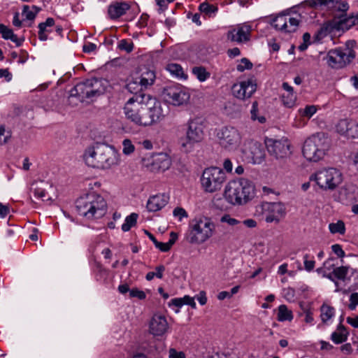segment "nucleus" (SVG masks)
<instances>
[{
  "mask_svg": "<svg viewBox=\"0 0 358 358\" xmlns=\"http://www.w3.org/2000/svg\"><path fill=\"white\" fill-rule=\"evenodd\" d=\"M140 80L130 81L127 90L131 94L124 107L128 120L140 127H150L161 122L167 114V109L155 97L143 92Z\"/></svg>",
  "mask_w": 358,
  "mask_h": 358,
  "instance_id": "obj_1",
  "label": "nucleus"
},
{
  "mask_svg": "<svg viewBox=\"0 0 358 358\" xmlns=\"http://www.w3.org/2000/svg\"><path fill=\"white\" fill-rule=\"evenodd\" d=\"M83 159L89 166L108 170L120 164V155L113 146L97 143L86 149Z\"/></svg>",
  "mask_w": 358,
  "mask_h": 358,
  "instance_id": "obj_2",
  "label": "nucleus"
},
{
  "mask_svg": "<svg viewBox=\"0 0 358 358\" xmlns=\"http://www.w3.org/2000/svg\"><path fill=\"white\" fill-rule=\"evenodd\" d=\"M311 6H324L328 9L340 12L339 15L334 17V26L338 32V36L349 30L351 27L358 24V14L347 16L346 12L349 9V5L343 0H312Z\"/></svg>",
  "mask_w": 358,
  "mask_h": 358,
  "instance_id": "obj_3",
  "label": "nucleus"
},
{
  "mask_svg": "<svg viewBox=\"0 0 358 358\" xmlns=\"http://www.w3.org/2000/svg\"><path fill=\"white\" fill-rule=\"evenodd\" d=\"M254 186L248 180L240 178L230 180L225 186L224 196L234 206L246 203L253 196Z\"/></svg>",
  "mask_w": 358,
  "mask_h": 358,
  "instance_id": "obj_4",
  "label": "nucleus"
},
{
  "mask_svg": "<svg viewBox=\"0 0 358 358\" xmlns=\"http://www.w3.org/2000/svg\"><path fill=\"white\" fill-rule=\"evenodd\" d=\"M107 85L106 80L98 78H90L79 83L70 90L69 101L71 103L74 98L80 102L93 100L105 92Z\"/></svg>",
  "mask_w": 358,
  "mask_h": 358,
  "instance_id": "obj_5",
  "label": "nucleus"
},
{
  "mask_svg": "<svg viewBox=\"0 0 358 358\" xmlns=\"http://www.w3.org/2000/svg\"><path fill=\"white\" fill-rule=\"evenodd\" d=\"M106 203L103 196L91 192L80 196L76 201L78 213L87 219H97L105 214Z\"/></svg>",
  "mask_w": 358,
  "mask_h": 358,
  "instance_id": "obj_6",
  "label": "nucleus"
},
{
  "mask_svg": "<svg viewBox=\"0 0 358 358\" xmlns=\"http://www.w3.org/2000/svg\"><path fill=\"white\" fill-rule=\"evenodd\" d=\"M329 148V141L323 133H317L307 138L303 144V157L310 162L322 159Z\"/></svg>",
  "mask_w": 358,
  "mask_h": 358,
  "instance_id": "obj_7",
  "label": "nucleus"
},
{
  "mask_svg": "<svg viewBox=\"0 0 358 358\" xmlns=\"http://www.w3.org/2000/svg\"><path fill=\"white\" fill-rule=\"evenodd\" d=\"M226 180L225 172L217 166L206 168L201 177V187L208 193L220 191Z\"/></svg>",
  "mask_w": 358,
  "mask_h": 358,
  "instance_id": "obj_8",
  "label": "nucleus"
},
{
  "mask_svg": "<svg viewBox=\"0 0 358 358\" xmlns=\"http://www.w3.org/2000/svg\"><path fill=\"white\" fill-rule=\"evenodd\" d=\"M215 229V224L209 219L195 220L191 225V231L187 238L192 244H201L213 236Z\"/></svg>",
  "mask_w": 358,
  "mask_h": 358,
  "instance_id": "obj_9",
  "label": "nucleus"
},
{
  "mask_svg": "<svg viewBox=\"0 0 358 358\" xmlns=\"http://www.w3.org/2000/svg\"><path fill=\"white\" fill-rule=\"evenodd\" d=\"M317 185L324 190H334L343 181V175L336 168L323 169L311 176Z\"/></svg>",
  "mask_w": 358,
  "mask_h": 358,
  "instance_id": "obj_10",
  "label": "nucleus"
},
{
  "mask_svg": "<svg viewBox=\"0 0 358 358\" xmlns=\"http://www.w3.org/2000/svg\"><path fill=\"white\" fill-rule=\"evenodd\" d=\"M355 57V52L351 48L339 47L329 50L324 59L329 67L341 69L348 65Z\"/></svg>",
  "mask_w": 358,
  "mask_h": 358,
  "instance_id": "obj_11",
  "label": "nucleus"
},
{
  "mask_svg": "<svg viewBox=\"0 0 358 358\" xmlns=\"http://www.w3.org/2000/svg\"><path fill=\"white\" fill-rule=\"evenodd\" d=\"M204 124L199 118L188 122L186 137L181 140V146L186 151L189 150L195 143H200L204 138Z\"/></svg>",
  "mask_w": 358,
  "mask_h": 358,
  "instance_id": "obj_12",
  "label": "nucleus"
},
{
  "mask_svg": "<svg viewBox=\"0 0 358 358\" xmlns=\"http://www.w3.org/2000/svg\"><path fill=\"white\" fill-rule=\"evenodd\" d=\"M164 100L174 106L187 105L191 94L189 90L181 85H172L165 87L162 92Z\"/></svg>",
  "mask_w": 358,
  "mask_h": 358,
  "instance_id": "obj_13",
  "label": "nucleus"
},
{
  "mask_svg": "<svg viewBox=\"0 0 358 358\" xmlns=\"http://www.w3.org/2000/svg\"><path fill=\"white\" fill-rule=\"evenodd\" d=\"M216 136L220 145L229 150H235L241 143V134L234 127H222L217 131Z\"/></svg>",
  "mask_w": 358,
  "mask_h": 358,
  "instance_id": "obj_14",
  "label": "nucleus"
},
{
  "mask_svg": "<svg viewBox=\"0 0 358 358\" xmlns=\"http://www.w3.org/2000/svg\"><path fill=\"white\" fill-rule=\"evenodd\" d=\"M265 145L269 155L277 159L286 158L291 154L290 143L287 138H266Z\"/></svg>",
  "mask_w": 358,
  "mask_h": 358,
  "instance_id": "obj_15",
  "label": "nucleus"
},
{
  "mask_svg": "<svg viewBox=\"0 0 358 358\" xmlns=\"http://www.w3.org/2000/svg\"><path fill=\"white\" fill-rule=\"evenodd\" d=\"M242 152L246 160L255 164L262 163L265 158V151L262 145L252 140L245 142Z\"/></svg>",
  "mask_w": 358,
  "mask_h": 358,
  "instance_id": "obj_16",
  "label": "nucleus"
},
{
  "mask_svg": "<svg viewBox=\"0 0 358 358\" xmlns=\"http://www.w3.org/2000/svg\"><path fill=\"white\" fill-rule=\"evenodd\" d=\"M301 22V16L292 17L289 14H280L272 22L275 29L285 33L295 32Z\"/></svg>",
  "mask_w": 358,
  "mask_h": 358,
  "instance_id": "obj_17",
  "label": "nucleus"
},
{
  "mask_svg": "<svg viewBox=\"0 0 358 358\" xmlns=\"http://www.w3.org/2000/svg\"><path fill=\"white\" fill-rule=\"evenodd\" d=\"M257 90V83L253 79H248L235 83L231 87L232 94L240 100L250 98Z\"/></svg>",
  "mask_w": 358,
  "mask_h": 358,
  "instance_id": "obj_18",
  "label": "nucleus"
},
{
  "mask_svg": "<svg viewBox=\"0 0 358 358\" xmlns=\"http://www.w3.org/2000/svg\"><path fill=\"white\" fill-rule=\"evenodd\" d=\"M265 220L268 223L279 222L286 214V208L282 202H270L264 205Z\"/></svg>",
  "mask_w": 358,
  "mask_h": 358,
  "instance_id": "obj_19",
  "label": "nucleus"
},
{
  "mask_svg": "<svg viewBox=\"0 0 358 358\" xmlns=\"http://www.w3.org/2000/svg\"><path fill=\"white\" fill-rule=\"evenodd\" d=\"M144 166L151 171H164L171 166V159L169 156L164 153H157L150 158L143 159Z\"/></svg>",
  "mask_w": 358,
  "mask_h": 358,
  "instance_id": "obj_20",
  "label": "nucleus"
},
{
  "mask_svg": "<svg viewBox=\"0 0 358 358\" xmlns=\"http://www.w3.org/2000/svg\"><path fill=\"white\" fill-rule=\"evenodd\" d=\"M252 27L243 23L236 25L227 32V38L231 42L238 43H247L250 40Z\"/></svg>",
  "mask_w": 358,
  "mask_h": 358,
  "instance_id": "obj_21",
  "label": "nucleus"
},
{
  "mask_svg": "<svg viewBox=\"0 0 358 358\" xmlns=\"http://www.w3.org/2000/svg\"><path fill=\"white\" fill-rule=\"evenodd\" d=\"M338 35V32L336 26H334V20H329L322 24L320 28L317 30V31L314 35V42L315 43H325V38H330L332 41L333 43H335L334 41V38Z\"/></svg>",
  "mask_w": 358,
  "mask_h": 358,
  "instance_id": "obj_22",
  "label": "nucleus"
},
{
  "mask_svg": "<svg viewBox=\"0 0 358 358\" xmlns=\"http://www.w3.org/2000/svg\"><path fill=\"white\" fill-rule=\"evenodd\" d=\"M169 325L165 316L155 314L149 322V332L154 336H162L169 331Z\"/></svg>",
  "mask_w": 358,
  "mask_h": 358,
  "instance_id": "obj_23",
  "label": "nucleus"
},
{
  "mask_svg": "<svg viewBox=\"0 0 358 358\" xmlns=\"http://www.w3.org/2000/svg\"><path fill=\"white\" fill-rule=\"evenodd\" d=\"M130 8V4L127 1H113L108 6V15L110 19L117 20L124 15Z\"/></svg>",
  "mask_w": 358,
  "mask_h": 358,
  "instance_id": "obj_24",
  "label": "nucleus"
},
{
  "mask_svg": "<svg viewBox=\"0 0 358 358\" xmlns=\"http://www.w3.org/2000/svg\"><path fill=\"white\" fill-rule=\"evenodd\" d=\"M337 128L341 134H345L352 138H358V122L341 120L339 121Z\"/></svg>",
  "mask_w": 358,
  "mask_h": 358,
  "instance_id": "obj_25",
  "label": "nucleus"
},
{
  "mask_svg": "<svg viewBox=\"0 0 358 358\" xmlns=\"http://www.w3.org/2000/svg\"><path fill=\"white\" fill-rule=\"evenodd\" d=\"M169 199V197L165 194L152 196L148 201L147 208L149 211H158L168 203Z\"/></svg>",
  "mask_w": 358,
  "mask_h": 358,
  "instance_id": "obj_26",
  "label": "nucleus"
},
{
  "mask_svg": "<svg viewBox=\"0 0 358 358\" xmlns=\"http://www.w3.org/2000/svg\"><path fill=\"white\" fill-rule=\"evenodd\" d=\"M210 53L209 46H193L190 49L188 58L193 62L196 61H204Z\"/></svg>",
  "mask_w": 358,
  "mask_h": 358,
  "instance_id": "obj_27",
  "label": "nucleus"
},
{
  "mask_svg": "<svg viewBox=\"0 0 358 358\" xmlns=\"http://www.w3.org/2000/svg\"><path fill=\"white\" fill-rule=\"evenodd\" d=\"M48 187L50 188L52 187V185L48 182H45L43 180L34 181L31 185V191L34 193L36 197L45 201V199L44 198L47 194L46 188Z\"/></svg>",
  "mask_w": 358,
  "mask_h": 358,
  "instance_id": "obj_28",
  "label": "nucleus"
},
{
  "mask_svg": "<svg viewBox=\"0 0 358 358\" xmlns=\"http://www.w3.org/2000/svg\"><path fill=\"white\" fill-rule=\"evenodd\" d=\"M55 22V20L52 17H48L43 22H41L38 24V38L41 41H45L48 38V33H50L52 31Z\"/></svg>",
  "mask_w": 358,
  "mask_h": 358,
  "instance_id": "obj_29",
  "label": "nucleus"
},
{
  "mask_svg": "<svg viewBox=\"0 0 358 358\" xmlns=\"http://www.w3.org/2000/svg\"><path fill=\"white\" fill-rule=\"evenodd\" d=\"M0 34L3 38L6 40H10L16 45H21L24 40V37L18 38L17 35L13 33V29L8 28L3 24H0Z\"/></svg>",
  "mask_w": 358,
  "mask_h": 358,
  "instance_id": "obj_30",
  "label": "nucleus"
},
{
  "mask_svg": "<svg viewBox=\"0 0 358 358\" xmlns=\"http://www.w3.org/2000/svg\"><path fill=\"white\" fill-rule=\"evenodd\" d=\"M348 334L346 328L343 324H339L336 331L331 334V339L334 343L340 344L347 341Z\"/></svg>",
  "mask_w": 358,
  "mask_h": 358,
  "instance_id": "obj_31",
  "label": "nucleus"
},
{
  "mask_svg": "<svg viewBox=\"0 0 358 358\" xmlns=\"http://www.w3.org/2000/svg\"><path fill=\"white\" fill-rule=\"evenodd\" d=\"M155 73L154 71L145 69L139 78L141 87L147 88L148 86L152 85L155 80Z\"/></svg>",
  "mask_w": 358,
  "mask_h": 358,
  "instance_id": "obj_32",
  "label": "nucleus"
},
{
  "mask_svg": "<svg viewBox=\"0 0 358 358\" xmlns=\"http://www.w3.org/2000/svg\"><path fill=\"white\" fill-rule=\"evenodd\" d=\"M166 69L177 78L185 80L187 78V76L185 73L182 67L180 64L174 63L168 64Z\"/></svg>",
  "mask_w": 358,
  "mask_h": 358,
  "instance_id": "obj_33",
  "label": "nucleus"
},
{
  "mask_svg": "<svg viewBox=\"0 0 358 358\" xmlns=\"http://www.w3.org/2000/svg\"><path fill=\"white\" fill-rule=\"evenodd\" d=\"M335 315V309L334 307L327 303H323L320 307V318L323 323H327Z\"/></svg>",
  "mask_w": 358,
  "mask_h": 358,
  "instance_id": "obj_34",
  "label": "nucleus"
},
{
  "mask_svg": "<svg viewBox=\"0 0 358 358\" xmlns=\"http://www.w3.org/2000/svg\"><path fill=\"white\" fill-rule=\"evenodd\" d=\"M41 10V9L36 6H32L30 7L28 5H24L22 7V15L24 17V20H34Z\"/></svg>",
  "mask_w": 358,
  "mask_h": 358,
  "instance_id": "obj_35",
  "label": "nucleus"
},
{
  "mask_svg": "<svg viewBox=\"0 0 358 358\" xmlns=\"http://www.w3.org/2000/svg\"><path fill=\"white\" fill-rule=\"evenodd\" d=\"M336 259L334 257L328 258L324 263L322 267L317 268V273H322L323 271L334 272L337 268Z\"/></svg>",
  "mask_w": 358,
  "mask_h": 358,
  "instance_id": "obj_36",
  "label": "nucleus"
},
{
  "mask_svg": "<svg viewBox=\"0 0 358 358\" xmlns=\"http://www.w3.org/2000/svg\"><path fill=\"white\" fill-rule=\"evenodd\" d=\"M293 318L292 313L285 305L278 307V320L280 322L291 321Z\"/></svg>",
  "mask_w": 358,
  "mask_h": 358,
  "instance_id": "obj_37",
  "label": "nucleus"
},
{
  "mask_svg": "<svg viewBox=\"0 0 358 358\" xmlns=\"http://www.w3.org/2000/svg\"><path fill=\"white\" fill-rule=\"evenodd\" d=\"M192 71L200 82L206 81L210 76V73L203 66H194Z\"/></svg>",
  "mask_w": 358,
  "mask_h": 358,
  "instance_id": "obj_38",
  "label": "nucleus"
},
{
  "mask_svg": "<svg viewBox=\"0 0 358 358\" xmlns=\"http://www.w3.org/2000/svg\"><path fill=\"white\" fill-rule=\"evenodd\" d=\"M283 105L287 108H292L295 106L296 95L295 93L283 92L281 95Z\"/></svg>",
  "mask_w": 358,
  "mask_h": 358,
  "instance_id": "obj_39",
  "label": "nucleus"
},
{
  "mask_svg": "<svg viewBox=\"0 0 358 358\" xmlns=\"http://www.w3.org/2000/svg\"><path fill=\"white\" fill-rule=\"evenodd\" d=\"M138 217V214L134 213L128 215L125 218L124 223L122 225V231H129L130 229L136 224Z\"/></svg>",
  "mask_w": 358,
  "mask_h": 358,
  "instance_id": "obj_40",
  "label": "nucleus"
},
{
  "mask_svg": "<svg viewBox=\"0 0 358 358\" xmlns=\"http://www.w3.org/2000/svg\"><path fill=\"white\" fill-rule=\"evenodd\" d=\"M251 120L253 121H258L259 123L263 124L266 122V118L264 115H258V103L254 101L250 110Z\"/></svg>",
  "mask_w": 358,
  "mask_h": 358,
  "instance_id": "obj_41",
  "label": "nucleus"
},
{
  "mask_svg": "<svg viewBox=\"0 0 358 358\" xmlns=\"http://www.w3.org/2000/svg\"><path fill=\"white\" fill-rule=\"evenodd\" d=\"M329 229L331 234H344L345 232V224L341 220H338L336 223H330Z\"/></svg>",
  "mask_w": 358,
  "mask_h": 358,
  "instance_id": "obj_42",
  "label": "nucleus"
},
{
  "mask_svg": "<svg viewBox=\"0 0 358 358\" xmlns=\"http://www.w3.org/2000/svg\"><path fill=\"white\" fill-rule=\"evenodd\" d=\"M199 10L201 13L210 16L212 13H216L218 8L217 6L209 4L207 1H204L199 5Z\"/></svg>",
  "mask_w": 358,
  "mask_h": 358,
  "instance_id": "obj_43",
  "label": "nucleus"
},
{
  "mask_svg": "<svg viewBox=\"0 0 358 358\" xmlns=\"http://www.w3.org/2000/svg\"><path fill=\"white\" fill-rule=\"evenodd\" d=\"M348 272L349 266H337V268L334 270V275L336 279L345 281Z\"/></svg>",
  "mask_w": 358,
  "mask_h": 358,
  "instance_id": "obj_44",
  "label": "nucleus"
},
{
  "mask_svg": "<svg viewBox=\"0 0 358 358\" xmlns=\"http://www.w3.org/2000/svg\"><path fill=\"white\" fill-rule=\"evenodd\" d=\"M317 111L315 106H307L305 108L299 109L298 112L301 117L310 118Z\"/></svg>",
  "mask_w": 358,
  "mask_h": 358,
  "instance_id": "obj_45",
  "label": "nucleus"
},
{
  "mask_svg": "<svg viewBox=\"0 0 358 358\" xmlns=\"http://www.w3.org/2000/svg\"><path fill=\"white\" fill-rule=\"evenodd\" d=\"M122 152L127 155L131 154L135 150L134 145L128 138L122 141Z\"/></svg>",
  "mask_w": 358,
  "mask_h": 358,
  "instance_id": "obj_46",
  "label": "nucleus"
},
{
  "mask_svg": "<svg viewBox=\"0 0 358 358\" xmlns=\"http://www.w3.org/2000/svg\"><path fill=\"white\" fill-rule=\"evenodd\" d=\"M252 64L247 58H242L239 64L236 66V69L239 72H243L246 69H250L252 67Z\"/></svg>",
  "mask_w": 358,
  "mask_h": 358,
  "instance_id": "obj_47",
  "label": "nucleus"
},
{
  "mask_svg": "<svg viewBox=\"0 0 358 358\" xmlns=\"http://www.w3.org/2000/svg\"><path fill=\"white\" fill-rule=\"evenodd\" d=\"M220 222L227 223L230 226H236L241 223V221H239L234 217H231L228 214H225L223 216H222L220 218Z\"/></svg>",
  "mask_w": 358,
  "mask_h": 358,
  "instance_id": "obj_48",
  "label": "nucleus"
},
{
  "mask_svg": "<svg viewBox=\"0 0 358 358\" xmlns=\"http://www.w3.org/2000/svg\"><path fill=\"white\" fill-rule=\"evenodd\" d=\"M173 215L174 217H178L179 221H181L183 218L188 217V214L186 210L181 207L176 208L173 211Z\"/></svg>",
  "mask_w": 358,
  "mask_h": 358,
  "instance_id": "obj_49",
  "label": "nucleus"
},
{
  "mask_svg": "<svg viewBox=\"0 0 358 358\" xmlns=\"http://www.w3.org/2000/svg\"><path fill=\"white\" fill-rule=\"evenodd\" d=\"M309 255L305 254L303 255V264L304 268L308 271L310 272L313 270L315 264V262L314 260H309Z\"/></svg>",
  "mask_w": 358,
  "mask_h": 358,
  "instance_id": "obj_50",
  "label": "nucleus"
},
{
  "mask_svg": "<svg viewBox=\"0 0 358 358\" xmlns=\"http://www.w3.org/2000/svg\"><path fill=\"white\" fill-rule=\"evenodd\" d=\"M331 250L334 252V253L338 256V257L341 258V263H343V258L345 257V253L344 250L342 249L341 246L339 244L332 245Z\"/></svg>",
  "mask_w": 358,
  "mask_h": 358,
  "instance_id": "obj_51",
  "label": "nucleus"
},
{
  "mask_svg": "<svg viewBox=\"0 0 358 358\" xmlns=\"http://www.w3.org/2000/svg\"><path fill=\"white\" fill-rule=\"evenodd\" d=\"M169 358H186L185 354L182 351H178L173 348L169 350Z\"/></svg>",
  "mask_w": 358,
  "mask_h": 358,
  "instance_id": "obj_52",
  "label": "nucleus"
},
{
  "mask_svg": "<svg viewBox=\"0 0 358 358\" xmlns=\"http://www.w3.org/2000/svg\"><path fill=\"white\" fill-rule=\"evenodd\" d=\"M10 138L8 133L6 134L5 128L0 126V145L6 143Z\"/></svg>",
  "mask_w": 358,
  "mask_h": 358,
  "instance_id": "obj_53",
  "label": "nucleus"
},
{
  "mask_svg": "<svg viewBox=\"0 0 358 358\" xmlns=\"http://www.w3.org/2000/svg\"><path fill=\"white\" fill-rule=\"evenodd\" d=\"M349 308L352 310H355L358 305V293H352L350 297Z\"/></svg>",
  "mask_w": 358,
  "mask_h": 358,
  "instance_id": "obj_54",
  "label": "nucleus"
},
{
  "mask_svg": "<svg viewBox=\"0 0 358 358\" xmlns=\"http://www.w3.org/2000/svg\"><path fill=\"white\" fill-rule=\"evenodd\" d=\"M129 295L131 297H137L139 299H143L145 298V292L137 289L130 290Z\"/></svg>",
  "mask_w": 358,
  "mask_h": 358,
  "instance_id": "obj_55",
  "label": "nucleus"
},
{
  "mask_svg": "<svg viewBox=\"0 0 358 358\" xmlns=\"http://www.w3.org/2000/svg\"><path fill=\"white\" fill-rule=\"evenodd\" d=\"M148 20L149 15L146 13H143L141 15L140 19L138 20V24L141 27H146L148 24Z\"/></svg>",
  "mask_w": 358,
  "mask_h": 358,
  "instance_id": "obj_56",
  "label": "nucleus"
},
{
  "mask_svg": "<svg viewBox=\"0 0 358 358\" xmlns=\"http://www.w3.org/2000/svg\"><path fill=\"white\" fill-rule=\"evenodd\" d=\"M183 303L190 306L192 308H196V303L194 301V298L191 297L188 295L182 297Z\"/></svg>",
  "mask_w": 358,
  "mask_h": 358,
  "instance_id": "obj_57",
  "label": "nucleus"
},
{
  "mask_svg": "<svg viewBox=\"0 0 358 358\" xmlns=\"http://www.w3.org/2000/svg\"><path fill=\"white\" fill-rule=\"evenodd\" d=\"M0 78H5L6 80L9 82L12 79V74L9 72L8 69H1Z\"/></svg>",
  "mask_w": 358,
  "mask_h": 358,
  "instance_id": "obj_58",
  "label": "nucleus"
},
{
  "mask_svg": "<svg viewBox=\"0 0 358 358\" xmlns=\"http://www.w3.org/2000/svg\"><path fill=\"white\" fill-rule=\"evenodd\" d=\"M155 245L157 248L159 249L162 252H167L171 249V247L169 245L168 243L157 241Z\"/></svg>",
  "mask_w": 358,
  "mask_h": 358,
  "instance_id": "obj_59",
  "label": "nucleus"
},
{
  "mask_svg": "<svg viewBox=\"0 0 358 358\" xmlns=\"http://www.w3.org/2000/svg\"><path fill=\"white\" fill-rule=\"evenodd\" d=\"M13 24L17 28H21L22 27V21L20 20V14L17 12L14 14Z\"/></svg>",
  "mask_w": 358,
  "mask_h": 358,
  "instance_id": "obj_60",
  "label": "nucleus"
},
{
  "mask_svg": "<svg viewBox=\"0 0 358 358\" xmlns=\"http://www.w3.org/2000/svg\"><path fill=\"white\" fill-rule=\"evenodd\" d=\"M196 298L201 306L205 305L207 302L206 292L203 291L200 292Z\"/></svg>",
  "mask_w": 358,
  "mask_h": 358,
  "instance_id": "obj_61",
  "label": "nucleus"
},
{
  "mask_svg": "<svg viewBox=\"0 0 358 358\" xmlns=\"http://www.w3.org/2000/svg\"><path fill=\"white\" fill-rule=\"evenodd\" d=\"M9 207L0 203V217L4 218L9 213Z\"/></svg>",
  "mask_w": 358,
  "mask_h": 358,
  "instance_id": "obj_62",
  "label": "nucleus"
},
{
  "mask_svg": "<svg viewBox=\"0 0 358 358\" xmlns=\"http://www.w3.org/2000/svg\"><path fill=\"white\" fill-rule=\"evenodd\" d=\"M223 167L227 172L231 173L233 169V164L231 161L228 158L225 159L223 162Z\"/></svg>",
  "mask_w": 358,
  "mask_h": 358,
  "instance_id": "obj_63",
  "label": "nucleus"
},
{
  "mask_svg": "<svg viewBox=\"0 0 358 358\" xmlns=\"http://www.w3.org/2000/svg\"><path fill=\"white\" fill-rule=\"evenodd\" d=\"M156 271L155 273V277L162 279L163 278V273L165 271L164 265H159L155 268Z\"/></svg>",
  "mask_w": 358,
  "mask_h": 358,
  "instance_id": "obj_64",
  "label": "nucleus"
}]
</instances>
